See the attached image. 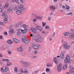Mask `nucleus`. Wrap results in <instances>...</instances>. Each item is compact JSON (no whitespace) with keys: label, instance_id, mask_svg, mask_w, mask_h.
I'll use <instances>...</instances> for the list:
<instances>
[{"label":"nucleus","instance_id":"nucleus-24","mask_svg":"<svg viewBox=\"0 0 74 74\" xmlns=\"http://www.w3.org/2000/svg\"><path fill=\"white\" fill-rule=\"evenodd\" d=\"M5 49V48H4V47L2 46V47H1L0 49L1 51H4V50Z\"/></svg>","mask_w":74,"mask_h":74},{"label":"nucleus","instance_id":"nucleus-12","mask_svg":"<svg viewBox=\"0 0 74 74\" xmlns=\"http://www.w3.org/2000/svg\"><path fill=\"white\" fill-rule=\"evenodd\" d=\"M67 67H68V65H67V64H64L63 66L62 67L63 70H66L67 68Z\"/></svg>","mask_w":74,"mask_h":74},{"label":"nucleus","instance_id":"nucleus-57","mask_svg":"<svg viewBox=\"0 0 74 74\" xmlns=\"http://www.w3.org/2000/svg\"><path fill=\"white\" fill-rule=\"evenodd\" d=\"M42 32L43 34H45V33H46L45 31H42Z\"/></svg>","mask_w":74,"mask_h":74},{"label":"nucleus","instance_id":"nucleus-17","mask_svg":"<svg viewBox=\"0 0 74 74\" xmlns=\"http://www.w3.org/2000/svg\"><path fill=\"white\" fill-rule=\"evenodd\" d=\"M17 51H19V52L23 51L22 48L21 47H19L18 48H17Z\"/></svg>","mask_w":74,"mask_h":74},{"label":"nucleus","instance_id":"nucleus-50","mask_svg":"<svg viewBox=\"0 0 74 74\" xmlns=\"http://www.w3.org/2000/svg\"><path fill=\"white\" fill-rule=\"evenodd\" d=\"M20 1L21 3H23L25 2V0H20Z\"/></svg>","mask_w":74,"mask_h":74},{"label":"nucleus","instance_id":"nucleus-9","mask_svg":"<svg viewBox=\"0 0 74 74\" xmlns=\"http://www.w3.org/2000/svg\"><path fill=\"white\" fill-rule=\"evenodd\" d=\"M13 9L11 8H8V12L12 13L14 12L13 10Z\"/></svg>","mask_w":74,"mask_h":74},{"label":"nucleus","instance_id":"nucleus-58","mask_svg":"<svg viewBox=\"0 0 74 74\" xmlns=\"http://www.w3.org/2000/svg\"><path fill=\"white\" fill-rule=\"evenodd\" d=\"M38 72V70H36V71H35L34 73H35L36 74H37Z\"/></svg>","mask_w":74,"mask_h":74},{"label":"nucleus","instance_id":"nucleus-31","mask_svg":"<svg viewBox=\"0 0 74 74\" xmlns=\"http://www.w3.org/2000/svg\"><path fill=\"white\" fill-rule=\"evenodd\" d=\"M63 35L65 36H68V35H69V34L67 33V32H65L63 34Z\"/></svg>","mask_w":74,"mask_h":74},{"label":"nucleus","instance_id":"nucleus-32","mask_svg":"<svg viewBox=\"0 0 74 74\" xmlns=\"http://www.w3.org/2000/svg\"><path fill=\"white\" fill-rule=\"evenodd\" d=\"M46 72H49L50 71V69L48 68H47L46 69Z\"/></svg>","mask_w":74,"mask_h":74},{"label":"nucleus","instance_id":"nucleus-42","mask_svg":"<svg viewBox=\"0 0 74 74\" xmlns=\"http://www.w3.org/2000/svg\"><path fill=\"white\" fill-rule=\"evenodd\" d=\"M13 32H14V29H11L10 31V33L11 34Z\"/></svg>","mask_w":74,"mask_h":74},{"label":"nucleus","instance_id":"nucleus-60","mask_svg":"<svg viewBox=\"0 0 74 74\" xmlns=\"http://www.w3.org/2000/svg\"><path fill=\"white\" fill-rule=\"evenodd\" d=\"M37 52H38V51H34V53L35 54H36L37 53Z\"/></svg>","mask_w":74,"mask_h":74},{"label":"nucleus","instance_id":"nucleus-23","mask_svg":"<svg viewBox=\"0 0 74 74\" xmlns=\"http://www.w3.org/2000/svg\"><path fill=\"white\" fill-rule=\"evenodd\" d=\"M8 70V68L7 66H5V67L4 71L5 72H7Z\"/></svg>","mask_w":74,"mask_h":74},{"label":"nucleus","instance_id":"nucleus-44","mask_svg":"<svg viewBox=\"0 0 74 74\" xmlns=\"http://www.w3.org/2000/svg\"><path fill=\"white\" fill-rule=\"evenodd\" d=\"M73 14V13L71 12H70L68 13L66 15H72Z\"/></svg>","mask_w":74,"mask_h":74},{"label":"nucleus","instance_id":"nucleus-63","mask_svg":"<svg viewBox=\"0 0 74 74\" xmlns=\"http://www.w3.org/2000/svg\"><path fill=\"white\" fill-rule=\"evenodd\" d=\"M3 64V62L1 61H0V64Z\"/></svg>","mask_w":74,"mask_h":74},{"label":"nucleus","instance_id":"nucleus-36","mask_svg":"<svg viewBox=\"0 0 74 74\" xmlns=\"http://www.w3.org/2000/svg\"><path fill=\"white\" fill-rule=\"evenodd\" d=\"M55 33L54 32L53 34L51 35L52 37L54 38L55 37Z\"/></svg>","mask_w":74,"mask_h":74},{"label":"nucleus","instance_id":"nucleus-26","mask_svg":"<svg viewBox=\"0 0 74 74\" xmlns=\"http://www.w3.org/2000/svg\"><path fill=\"white\" fill-rule=\"evenodd\" d=\"M11 64V63L10 62H8L6 63L7 66H10Z\"/></svg>","mask_w":74,"mask_h":74},{"label":"nucleus","instance_id":"nucleus-21","mask_svg":"<svg viewBox=\"0 0 74 74\" xmlns=\"http://www.w3.org/2000/svg\"><path fill=\"white\" fill-rule=\"evenodd\" d=\"M31 30L32 31V32L34 33H36V29H35L32 28L31 29Z\"/></svg>","mask_w":74,"mask_h":74},{"label":"nucleus","instance_id":"nucleus-14","mask_svg":"<svg viewBox=\"0 0 74 74\" xmlns=\"http://www.w3.org/2000/svg\"><path fill=\"white\" fill-rule=\"evenodd\" d=\"M8 5H9V4L8 3H6L5 4V6H3V8H5L6 9H7V8H8Z\"/></svg>","mask_w":74,"mask_h":74},{"label":"nucleus","instance_id":"nucleus-61","mask_svg":"<svg viewBox=\"0 0 74 74\" xmlns=\"http://www.w3.org/2000/svg\"><path fill=\"white\" fill-rule=\"evenodd\" d=\"M17 8H16V7H14V10H17Z\"/></svg>","mask_w":74,"mask_h":74},{"label":"nucleus","instance_id":"nucleus-27","mask_svg":"<svg viewBox=\"0 0 74 74\" xmlns=\"http://www.w3.org/2000/svg\"><path fill=\"white\" fill-rule=\"evenodd\" d=\"M14 71L15 73H17V72H18V69L16 67L14 68Z\"/></svg>","mask_w":74,"mask_h":74},{"label":"nucleus","instance_id":"nucleus-34","mask_svg":"<svg viewBox=\"0 0 74 74\" xmlns=\"http://www.w3.org/2000/svg\"><path fill=\"white\" fill-rule=\"evenodd\" d=\"M42 26L43 27H44L45 26V25H46V23H45V22H42Z\"/></svg>","mask_w":74,"mask_h":74},{"label":"nucleus","instance_id":"nucleus-64","mask_svg":"<svg viewBox=\"0 0 74 74\" xmlns=\"http://www.w3.org/2000/svg\"><path fill=\"white\" fill-rule=\"evenodd\" d=\"M12 2H16V0H12Z\"/></svg>","mask_w":74,"mask_h":74},{"label":"nucleus","instance_id":"nucleus-6","mask_svg":"<svg viewBox=\"0 0 74 74\" xmlns=\"http://www.w3.org/2000/svg\"><path fill=\"white\" fill-rule=\"evenodd\" d=\"M30 62H28L25 61V62L24 63L23 66H24V67H28L30 66Z\"/></svg>","mask_w":74,"mask_h":74},{"label":"nucleus","instance_id":"nucleus-46","mask_svg":"<svg viewBox=\"0 0 74 74\" xmlns=\"http://www.w3.org/2000/svg\"><path fill=\"white\" fill-rule=\"evenodd\" d=\"M1 71L2 72H4V68H2L1 69Z\"/></svg>","mask_w":74,"mask_h":74},{"label":"nucleus","instance_id":"nucleus-53","mask_svg":"<svg viewBox=\"0 0 74 74\" xmlns=\"http://www.w3.org/2000/svg\"><path fill=\"white\" fill-rule=\"evenodd\" d=\"M36 21H37L36 19H33V22H36Z\"/></svg>","mask_w":74,"mask_h":74},{"label":"nucleus","instance_id":"nucleus-16","mask_svg":"<svg viewBox=\"0 0 74 74\" xmlns=\"http://www.w3.org/2000/svg\"><path fill=\"white\" fill-rule=\"evenodd\" d=\"M74 34L73 33H72L71 34V35L69 36V38L71 39H73L74 38Z\"/></svg>","mask_w":74,"mask_h":74},{"label":"nucleus","instance_id":"nucleus-52","mask_svg":"<svg viewBox=\"0 0 74 74\" xmlns=\"http://www.w3.org/2000/svg\"><path fill=\"white\" fill-rule=\"evenodd\" d=\"M0 25H4V23L2 22H0Z\"/></svg>","mask_w":74,"mask_h":74},{"label":"nucleus","instance_id":"nucleus-7","mask_svg":"<svg viewBox=\"0 0 74 74\" xmlns=\"http://www.w3.org/2000/svg\"><path fill=\"white\" fill-rule=\"evenodd\" d=\"M62 64H59L57 65V68L58 70V72H60V71L62 70Z\"/></svg>","mask_w":74,"mask_h":74},{"label":"nucleus","instance_id":"nucleus-25","mask_svg":"<svg viewBox=\"0 0 74 74\" xmlns=\"http://www.w3.org/2000/svg\"><path fill=\"white\" fill-rule=\"evenodd\" d=\"M36 18L37 19H41L42 18V17L40 16H37L36 17Z\"/></svg>","mask_w":74,"mask_h":74},{"label":"nucleus","instance_id":"nucleus-48","mask_svg":"<svg viewBox=\"0 0 74 74\" xmlns=\"http://www.w3.org/2000/svg\"><path fill=\"white\" fill-rule=\"evenodd\" d=\"M3 22H5V23H7V22H8V21H7V19H4Z\"/></svg>","mask_w":74,"mask_h":74},{"label":"nucleus","instance_id":"nucleus-8","mask_svg":"<svg viewBox=\"0 0 74 74\" xmlns=\"http://www.w3.org/2000/svg\"><path fill=\"white\" fill-rule=\"evenodd\" d=\"M49 8L50 10H51V11H54L55 10L56 7L53 5H51L49 6Z\"/></svg>","mask_w":74,"mask_h":74},{"label":"nucleus","instance_id":"nucleus-39","mask_svg":"<svg viewBox=\"0 0 74 74\" xmlns=\"http://www.w3.org/2000/svg\"><path fill=\"white\" fill-rule=\"evenodd\" d=\"M18 23L19 25H22V24H23V22L22 21H19L18 22Z\"/></svg>","mask_w":74,"mask_h":74},{"label":"nucleus","instance_id":"nucleus-54","mask_svg":"<svg viewBox=\"0 0 74 74\" xmlns=\"http://www.w3.org/2000/svg\"><path fill=\"white\" fill-rule=\"evenodd\" d=\"M39 30L40 32H41V31L42 30V28L41 27H40V29H39Z\"/></svg>","mask_w":74,"mask_h":74},{"label":"nucleus","instance_id":"nucleus-18","mask_svg":"<svg viewBox=\"0 0 74 74\" xmlns=\"http://www.w3.org/2000/svg\"><path fill=\"white\" fill-rule=\"evenodd\" d=\"M24 73H26V74H28V73H29V71L27 69H25L24 71Z\"/></svg>","mask_w":74,"mask_h":74},{"label":"nucleus","instance_id":"nucleus-38","mask_svg":"<svg viewBox=\"0 0 74 74\" xmlns=\"http://www.w3.org/2000/svg\"><path fill=\"white\" fill-rule=\"evenodd\" d=\"M38 48H42V46L40 44H38Z\"/></svg>","mask_w":74,"mask_h":74},{"label":"nucleus","instance_id":"nucleus-37","mask_svg":"<svg viewBox=\"0 0 74 74\" xmlns=\"http://www.w3.org/2000/svg\"><path fill=\"white\" fill-rule=\"evenodd\" d=\"M25 61H23V60H21L20 61V62L21 63H22V64H24V62Z\"/></svg>","mask_w":74,"mask_h":74},{"label":"nucleus","instance_id":"nucleus-15","mask_svg":"<svg viewBox=\"0 0 74 74\" xmlns=\"http://www.w3.org/2000/svg\"><path fill=\"white\" fill-rule=\"evenodd\" d=\"M2 61L3 62H9V60L8 59L3 58L2 59Z\"/></svg>","mask_w":74,"mask_h":74},{"label":"nucleus","instance_id":"nucleus-3","mask_svg":"<svg viewBox=\"0 0 74 74\" xmlns=\"http://www.w3.org/2000/svg\"><path fill=\"white\" fill-rule=\"evenodd\" d=\"M34 40L37 42H42V38L41 37V36L40 35H39L38 36V38L35 37Z\"/></svg>","mask_w":74,"mask_h":74},{"label":"nucleus","instance_id":"nucleus-56","mask_svg":"<svg viewBox=\"0 0 74 74\" xmlns=\"http://www.w3.org/2000/svg\"><path fill=\"white\" fill-rule=\"evenodd\" d=\"M71 32L72 33H74V29H71Z\"/></svg>","mask_w":74,"mask_h":74},{"label":"nucleus","instance_id":"nucleus-19","mask_svg":"<svg viewBox=\"0 0 74 74\" xmlns=\"http://www.w3.org/2000/svg\"><path fill=\"white\" fill-rule=\"evenodd\" d=\"M7 42L9 44H12V41L11 40H9Z\"/></svg>","mask_w":74,"mask_h":74},{"label":"nucleus","instance_id":"nucleus-49","mask_svg":"<svg viewBox=\"0 0 74 74\" xmlns=\"http://www.w3.org/2000/svg\"><path fill=\"white\" fill-rule=\"evenodd\" d=\"M22 39H25L26 38V36H23L22 37Z\"/></svg>","mask_w":74,"mask_h":74},{"label":"nucleus","instance_id":"nucleus-29","mask_svg":"<svg viewBox=\"0 0 74 74\" xmlns=\"http://www.w3.org/2000/svg\"><path fill=\"white\" fill-rule=\"evenodd\" d=\"M52 66V64L51 63L48 64H47V67H51V66Z\"/></svg>","mask_w":74,"mask_h":74},{"label":"nucleus","instance_id":"nucleus-35","mask_svg":"<svg viewBox=\"0 0 74 74\" xmlns=\"http://www.w3.org/2000/svg\"><path fill=\"white\" fill-rule=\"evenodd\" d=\"M45 29H49V27L48 26L46 25L45 26Z\"/></svg>","mask_w":74,"mask_h":74},{"label":"nucleus","instance_id":"nucleus-5","mask_svg":"<svg viewBox=\"0 0 74 74\" xmlns=\"http://www.w3.org/2000/svg\"><path fill=\"white\" fill-rule=\"evenodd\" d=\"M67 45H68V44L66 42H65L63 44V46L65 49H68L70 47V46Z\"/></svg>","mask_w":74,"mask_h":74},{"label":"nucleus","instance_id":"nucleus-11","mask_svg":"<svg viewBox=\"0 0 74 74\" xmlns=\"http://www.w3.org/2000/svg\"><path fill=\"white\" fill-rule=\"evenodd\" d=\"M22 41H23L25 43H26V44H27V43L29 42V40H28V39L26 38L25 39H22Z\"/></svg>","mask_w":74,"mask_h":74},{"label":"nucleus","instance_id":"nucleus-47","mask_svg":"<svg viewBox=\"0 0 74 74\" xmlns=\"http://www.w3.org/2000/svg\"><path fill=\"white\" fill-rule=\"evenodd\" d=\"M16 2L17 4H19L20 2H19V0H16Z\"/></svg>","mask_w":74,"mask_h":74},{"label":"nucleus","instance_id":"nucleus-62","mask_svg":"<svg viewBox=\"0 0 74 74\" xmlns=\"http://www.w3.org/2000/svg\"><path fill=\"white\" fill-rule=\"evenodd\" d=\"M0 39H3V36H0Z\"/></svg>","mask_w":74,"mask_h":74},{"label":"nucleus","instance_id":"nucleus-28","mask_svg":"<svg viewBox=\"0 0 74 74\" xmlns=\"http://www.w3.org/2000/svg\"><path fill=\"white\" fill-rule=\"evenodd\" d=\"M65 6L66 7V8H65V9H66V10H69L70 9V6H69L66 5Z\"/></svg>","mask_w":74,"mask_h":74},{"label":"nucleus","instance_id":"nucleus-4","mask_svg":"<svg viewBox=\"0 0 74 74\" xmlns=\"http://www.w3.org/2000/svg\"><path fill=\"white\" fill-rule=\"evenodd\" d=\"M64 60L65 63H70V58L69 55H67L66 57L65 58Z\"/></svg>","mask_w":74,"mask_h":74},{"label":"nucleus","instance_id":"nucleus-13","mask_svg":"<svg viewBox=\"0 0 74 74\" xmlns=\"http://www.w3.org/2000/svg\"><path fill=\"white\" fill-rule=\"evenodd\" d=\"M13 40L16 43H19V40L16 39V38H14L13 39Z\"/></svg>","mask_w":74,"mask_h":74},{"label":"nucleus","instance_id":"nucleus-10","mask_svg":"<svg viewBox=\"0 0 74 74\" xmlns=\"http://www.w3.org/2000/svg\"><path fill=\"white\" fill-rule=\"evenodd\" d=\"M32 46L33 48V49H36V50H38V47L37 46H36V45H35V44H33Z\"/></svg>","mask_w":74,"mask_h":74},{"label":"nucleus","instance_id":"nucleus-2","mask_svg":"<svg viewBox=\"0 0 74 74\" xmlns=\"http://www.w3.org/2000/svg\"><path fill=\"white\" fill-rule=\"evenodd\" d=\"M18 32L17 33V35L18 36H20V33H21V34H23L26 33V32H27V29H24V30H23L21 29V28H20L18 30Z\"/></svg>","mask_w":74,"mask_h":74},{"label":"nucleus","instance_id":"nucleus-40","mask_svg":"<svg viewBox=\"0 0 74 74\" xmlns=\"http://www.w3.org/2000/svg\"><path fill=\"white\" fill-rule=\"evenodd\" d=\"M7 52L8 53V54H9V55H11V54L12 53L11 52V51L10 50H8L7 51Z\"/></svg>","mask_w":74,"mask_h":74},{"label":"nucleus","instance_id":"nucleus-59","mask_svg":"<svg viewBox=\"0 0 74 74\" xmlns=\"http://www.w3.org/2000/svg\"><path fill=\"white\" fill-rule=\"evenodd\" d=\"M5 14L3 12V13H2V16H5Z\"/></svg>","mask_w":74,"mask_h":74},{"label":"nucleus","instance_id":"nucleus-41","mask_svg":"<svg viewBox=\"0 0 74 74\" xmlns=\"http://www.w3.org/2000/svg\"><path fill=\"white\" fill-rule=\"evenodd\" d=\"M48 21H50L51 20V17L49 16L47 18Z\"/></svg>","mask_w":74,"mask_h":74},{"label":"nucleus","instance_id":"nucleus-33","mask_svg":"<svg viewBox=\"0 0 74 74\" xmlns=\"http://www.w3.org/2000/svg\"><path fill=\"white\" fill-rule=\"evenodd\" d=\"M20 73H24V71L22 69H21L20 70Z\"/></svg>","mask_w":74,"mask_h":74},{"label":"nucleus","instance_id":"nucleus-22","mask_svg":"<svg viewBox=\"0 0 74 74\" xmlns=\"http://www.w3.org/2000/svg\"><path fill=\"white\" fill-rule=\"evenodd\" d=\"M60 56H61V58L62 59H64V53H61L60 55Z\"/></svg>","mask_w":74,"mask_h":74},{"label":"nucleus","instance_id":"nucleus-1","mask_svg":"<svg viewBox=\"0 0 74 74\" xmlns=\"http://www.w3.org/2000/svg\"><path fill=\"white\" fill-rule=\"evenodd\" d=\"M25 8H24V5H20V7H18L17 8V11H16V13L17 14H21L22 13V12L20 11L22 10H23Z\"/></svg>","mask_w":74,"mask_h":74},{"label":"nucleus","instance_id":"nucleus-45","mask_svg":"<svg viewBox=\"0 0 74 74\" xmlns=\"http://www.w3.org/2000/svg\"><path fill=\"white\" fill-rule=\"evenodd\" d=\"M7 18H8V16L7 15H6L3 18V19H7Z\"/></svg>","mask_w":74,"mask_h":74},{"label":"nucleus","instance_id":"nucleus-51","mask_svg":"<svg viewBox=\"0 0 74 74\" xmlns=\"http://www.w3.org/2000/svg\"><path fill=\"white\" fill-rule=\"evenodd\" d=\"M8 34L7 33V32H4V35H6V36H7Z\"/></svg>","mask_w":74,"mask_h":74},{"label":"nucleus","instance_id":"nucleus-43","mask_svg":"<svg viewBox=\"0 0 74 74\" xmlns=\"http://www.w3.org/2000/svg\"><path fill=\"white\" fill-rule=\"evenodd\" d=\"M22 26L25 29H26V25L25 24L23 25Z\"/></svg>","mask_w":74,"mask_h":74},{"label":"nucleus","instance_id":"nucleus-20","mask_svg":"<svg viewBox=\"0 0 74 74\" xmlns=\"http://www.w3.org/2000/svg\"><path fill=\"white\" fill-rule=\"evenodd\" d=\"M53 60H54V63H55L56 64H58V62L57 61H56L57 60H56V57H55L53 59Z\"/></svg>","mask_w":74,"mask_h":74},{"label":"nucleus","instance_id":"nucleus-55","mask_svg":"<svg viewBox=\"0 0 74 74\" xmlns=\"http://www.w3.org/2000/svg\"><path fill=\"white\" fill-rule=\"evenodd\" d=\"M31 49H32V47H30L29 48V49H28L29 51H30L31 50Z\"/></svg>","mask_w":74,"mask_h":74},{"label":"nucleus","instance_id":"nucleus-30","mask_svg":"<svg viewBox=\"0 0 74 74\" xmlns=\"http://www.w3.org/2000/svg\"><path fill=\"white\" fill-rule=\"evenodd\" d=\"M35 28L37 30H40V26H37L35 27Z\"/></svg>","mask_w":74,"mask_h":74}]
</instances>
